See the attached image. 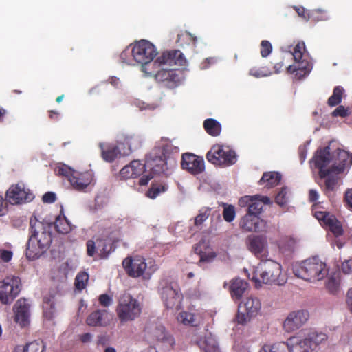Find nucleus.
I'll return each mask as SVG.
<instances>
[{
    "label": "nucleus",
    "instance_id": "obj_1",
    "mask_svg": "<svg viewBox=\"0 0 352 352\" xmlns=\"http://www.w3.org/2000/svg\"><path fill=\"white\" fill-rule=\"evenodd\" d=\"M51 223L39 221L34 215L30 219V236L27 243L26 256L34 261L50 248L52 241Z\"/></svg>",
    "mask_w": 352,
    "mask_h": 352
},
{
    "label": "nucleus",
    "instance_id": "obj_2",
    "mask_svg": "<svg viewBox=\"0 0 352 352\" xmlns=\"http://www.w3.org/2000/svg\"><path fill=\"white\" fill-rule=\"evenodd\" d=\"M281 270L280 264L274 260H261L254 270L252 280L257 287L262 283L283 285L286 278L281 274Z\"/></svg>",
    "mask_w": 352,
    "mask_h": 352
},
{
    "label": "nucleus",
    "instance_id": "obj_3",
    "mask_svg": "<svg viewBox=\"0 0 352 352\" xmlns=\"http://www.w3.org/2000/svg\"><path fill=\"white\" fill-rule=\"evenodd\" d=\"M296 276L305 280L315 282L322 280L327 276L329 269L325 263L318 256L307 258L293 269Z\"/></svg>",
    "mask_w": 352,
    "mask_h": 352
},
{
    "label": "nucleus",
    "instance_id": "obj_4",
    "mask_svg": "<svg viewBox=\"0 0 352 352\" xmlns=\"http://www.w3.org/2000/svg\"><path fill=\"white\" fill-rule=\"evenodd\" d=\"M310 162H313L315 168L318 170V176L316 178V183L329 196L328 194L330 191V146L327 145L323 148L318 149Z\"/></svg>",
    "mask_w": 352,
    "mask_h": 352
},
{
    "label": "nucleus",
    "instance_id": "obj_5",
    "mask_svg": "<svg viewBox=\"0 0 352 352\" xmlns=\"http://www.w3.org/2000/svg\"><path fill=\"white\" fill-rule=\"evenodd\" d=\"M118 318L121 324L134 321L142 313L140 302L129 293L121 294L116 308Z\"/></svg>",
    "mask_w": 352,
    "mask_h": 352
},
{
    "label": "nucleus",
    "instance_id": "obj_6",
    "mask_svg": "<svg viewBox=\"0 0 352 352\" xmlns=\"http://www.w3.org/2000/svg\"><path fill=\"white\" fill-rule=\"evenodd\" d=\"M305 44L303 41H299L294 47L291 54L293 56L294 64L287 67V72L289 74L295 73L296 78L300 80L308 75L312 69V63L305 54Z\"/></svg>",
    "mask_w": 352,
    "mask_h": 352
},
{
    "label": "nucleus",
    "instance_id": "obj_7",
    "mask_svg": "<svg viewBox=\"0 0 352 352\" xmlns=\"http://www.w3.org/2000/svg\"><path fill=\"white\" fill-rule=\"evenodd\" d=\"M133 54L135 61L142 65V70L149 76L153 75L152 72L147 71V65L151 64L157 56V52L155 46L146 40H140L132 43Z\"/></svg>",
    "mask_w": 352,
    "mask_h": 352
},
{
    "label": "nucleus",
    "instance_id": "obj_8",
    "mask_svg": "<svg viewBox=\"0 0 352 352\" xmlns=\"http://www.w3.org/2000/svg\"><path fill=\"white\" fill-rule=\"evenodd\" d=\"M334 141L331 140V144ZM331 188L333 186L340 185L342 183V175L345 170L349 154L348 151L339 146L331 144Z\"/></svg>",
    "mask_w": 352,
    "mask_h": 352
},
{
    "label": "nucleus",
    "instance_id": "obj_9",
    "mask_svg": "<svg viewBox=\"0 0 352 352\" xmlns=\"http://www.w3.org/2000/svg\"><path fill=\"white\" fill-rule=\"evenodd\" d=\"M206 159L216 166H230L236 162L237 155L229 146L215 144L207 153Z\"/></svg>",
    "mask_w": 352,
    "mask_h": 352
},
{
    "label": "nucleus",
    "instance_id": "obj_10",
    "mask_svg": "<svg viewBox=\"0 0 352 352\" xmlns=\"http://www.w3.org/2000/svg\"><path fill=\"white\" fill-rule=\"evenodd\" d=\"M148 338L166 350L173 349L175 340L173 336L162 324L155 323L146 327Z\"/></svg>",
    "mask_w": 352,
    "mask_h": 352
},
{
    "label": "nucleus",
    "instance_id": "obj_11",
    "mask_svg": "<svg viewBox=\"0 0 352 352\" xmlns=\"http://www.w3.org/2000/svg\"><path fill=\"white\" fill-rule=\"evenodd\" d=\"M118 242V239L109 236L98 238L96 241L89 240L86 244L87 255L94 256L97 251L100 258H107L109 255L115 250V244Z\"/></svg>",
    "mask_w": 352,
    "mask_h": 352
},
{
    "label": "nucleus",
    "instance_id": "obj_12",
    "mask_svg": "<svg viewBox=\"0 0 352 352\" xmlns=\"http://www.w3.org/2000/svg\"><path fill=\"white\" fill-rule=\"evenodd\" d=\"M21 281L18 276H9L0 281V302L3 305L11 304L19 294Z\"/></svg>",
    "mask_w": 352,
    "mask_h": 352
},
{
    "label": "nucleus",
    "instance_id": "obj_13",
    "mask_svg": "<svg viewBox=\"0 0 352 352\" xmlns=\"http://www.w3.org/2000/svg\"><path fill=\"white\" fill-rule=\"evenodd\" d=\"M261 303L258 298L254 297L247 298L239 304L235 321L239 324H247L252 318L256 317L261 311Z\"/></svg>",
    "mask_w": 352,
    "mask_h": 352
},
{
    "label": "nucleus",
    "instance_id": "obj_14",
    "mask_svg": "<svg viewBox=\"0 0 352 352\" xmlns=\"http://www.w3.org/2000/svg\"><path fill=\"white\" fill-rule=\"evenodd\" d=\"M33 192L24 184H12L6 192V200L11 205H20L32 201Z\"/></svg>",
    "mask_w": 352,
    "mask_h": 352
},
{
    "label": "nucleus",
    "instance_id": "obj_15",
    "mask_svg": "<svg viewBox=\"0 0 352 352\" xmlns=\"http://www.w3.org/2000/svg\"><path fill=\"white\" fill-rule=\"evenodd\" d=\"M161 298L168 309H178L183 299L182 294L178 288H175L168 283H160L159 287Z\"/></svg>",
    "mask_w": 352,
    "mask_h": 352
},
{
    "label": "nucleus",
    "instance_id": "obj_16",
    "mask_svg": "<svg viewBox=\"0 0 352 352\" xmlns=\"http://www.w3.org/2000/svg\"><path fill=\"white\" fill-rule=\"evenodd\" d=\"M144 170L147 168L153 174L165 173L167 168L166 160L161 154L160 148L155 146L146 155Z\"/></svg>",
    "mask_w": 352,
    "mask_h": 352
},
{
    "label": "nucleus",
    "instance_id": "obj_17",
    "mask_svg": "<svg viewBox=\"0 0 352 352\" xmlns=\"http://www.w3.org/2000/svg\"><path fill=\"white\" fill-rule=\"evenodd\" d=\"M122 265L127 274L131 277L146 276L149 278L151 272L146 271L147 264L145 259L140 256L126 257L122 261Z\"/></svg>",
    "mask_w": 352,
    "mask_h": 352
},
{
    "label": "nucleus",
    "instance_id": "obj_18",
    "mask_svg": "<svg viewBox=\"0 0 352 352\" xmlns=\"http://www.w3.org/2000/svg\"><path fill=\"white\" fill-rule=\"evenodd\" d=\"M239 228L247 232H267L269 229L267 221L257 215L246 213L239 221Z\"/></svg>",
    "mask_w": 352,
    "mask_h": 352
},
{
    "label": "nucleus",
    "instance_id": "obj_19",
    "mask_svg": "<svg viewBox=\"0 0 352 352\" xmlns=\"http://www.w3.org/2000/svg\"><path fill=\"white\" fill-rule=\"evenodd\" d=\"M309 314L307 310L299 309L290 312L283 322V328L287 332H292L302 327L308 320Z\"/></svg>",
    "mask_w": 352,
    "mask_h": 352
},
{
    "label": "nucleus",
    "instance_id": "obj_20",
    "mask_svg": "<svg viewBox=\"0 0 352 352\" xmlns=\"http://www.w3.org/2000/svg\"><path fill=\"white\" fill-rule=\"evenodd\" d=\"M181 167L192 175H199L205 169L204 160L202 157L186 153L182 156Z\"/></svg>",
    "mask_w": 352,
    "mask_h": 352
},
{
    "label": "nucleus",
    "instance_id": "obj_21",
    "mask_svg": "<svg viewBox=\"0 0 352 352\" xmlns=\"http://www.w3.org/2000/svg\"><path fill=\"white\" fill-rule=\"evenodd\" d=\"M248 250L261 261L268 255L267 243L266 238L261 236H253L248 238Z\"/></svg>",
    "mask_w": 352,
    "mask_h": 352
},
{
    "label": "nucleus",
    "instance_id": "obj_22",
    "mask_svg": "<svg viewBox=\"0 0 352 352\" xmlns=\"http://www.w3.org/2000/svg\"><path fill=\"white\" fill-rule=\"evenodd\" d=\"M186 63V60L182 52L178 50H174L163 52L152 65L166 64L168 65L184 66Z\"/></svg>",
    "mask_w": 352,
    "mask_h": 352
},
{
    "label": "nucleus",
    "instance_id": "obj_23",
    "mask_svg": "<svg viewBox=\"0 0 352 352\" xmlns=\"http://www.w3.org/2000/svg\"><path fill=\"white\" fill-rule=\"evenodd\" d=\"M30 305L24 298L19 299L14 305V321L21 327H26L30 323Z\"/></svg>",
    "mask_w": 352,
    "mask_h": 352
},
{
    "label": "nucleus",
    "instance_id": "obj_24",
    "mask_svg": "<svg viewBox=\"0 0 352 352\" xmlns=\"http://www.w3.org/2000/svg\"><path fill=\"white\" fill-rule=\"evenodd\" d=\"M155 78L157 81L162 82L165 86L173 88L180 83V77L175 69H162L155 74Z\"/></svg>",
    "mask_w": 352,
    "mask_h": 352
},
{
    "label": "nucleus",
    "instance_id": "obj_25",
    "mask_svg": "<svg viewBox=\"0 0 352 352\" xmlns=\"http://www.w3.org/2000/svg\"><path fill=\"white\" fill-rule=\"evenodd\" d=\"M93 180V173L91 171H85L83 173L76 172L69 177V182L73 188L77 190L81 191L85 189Z\"/></svg>",
    "mask_w": 352,
    "mask_h": 352
},
{
    "label": "nucleus",
    "instance_id": "obj_26",
    "mask_svg": "<svg viewBox=\"0 0 352 352\" xmlns=\"http://www.w3.org/2000/svg\"><path fill=\"white\" fill-rule=\"evenodd\" d=\"M144 171L143 164L139 160H133L121 169L120 177L122 179L135 178L142 175Z\"/></svg>",
    "mask_w": 352,
    "mask_h": 352
},
{
    "label": "nucleus",
    "instance_id": "obj_27",
    "mask_svg": "<svg viewBox=\"0 0 352 352\" xmlns=\"http://www.w3.org/2000/svg\"><path fill=\"white\" fill-rule=\"evenodd\" d=\"M108 312L106 310H96L87 318V324L92 327H104L108 324Z\"/></svg>",
    "mask_w": 352,
    "mask_h": 352
},
{
    "label": "nucleus",
    "instance_id": "obj_28",
    "mask_svg": "<svg viewBox=\"0 0 352 352\" xmlns=\"http://www.w3.org/2000/svg\"><path fill=\"white\" fill-rule=\"evenodd\" d=\"M248 287V282L239 278H236L230 281L229 291L234 300H240Z\"/></svg>",
    "mask_w": 352,
    "mask_h": 352
},
{
    "label": "nucleus",
    "instance_id": "obj_29",
    "mask_svg": "<svg viewBox=\"0 0 352 352\" xmlns=\"http://www.w3.org/2000/svg\"><path fill=\"white\" fill-rule=\"evenodd\" d=\"M177 320L184 325L197 327L201 323V317L198 314L183 311L179 313Z\"/></svg>",
    "mask_w": 352,
    "mask_h": 352
},
{
    "label": "nucleus",
    "instance_id": "obj_30",
    "mask_svg": "<svg viewBox=\"0 0 352 352\" xmlns=\"http://www.w3.org/2000/svg\"><path fill=\"white\" fill-rule=\"evenodd\" d=\"M157 148H160L161 154L164 156L167 160L172 155H178L179 150L177 146H174L168 140H162V141L155 146Z\"/></svg>",
    "mask_w": 352,
    "mask_h": 352
},
{
    "label": "nucleus",
    "instance_id": "obj_31",
    "mask_svg": "<svg viewBox=\"0 0 352 352\" xmlns=\"http://www.w3.org/2000/svg\"><path fill=\"white\" fill-rule=\"evenodd\" d=\"M331 234H333L338 240L336 241L337 247L340 249L343 247L344 241L342 236L344 234V229L342 223L338 220L335 217L331 215Z\"/></svg>",
    "mask_w": 352,
    "mask_h": 352
},
{
    "label": "nucleus",
    "instance_id": "obj_32",
    "mask_svg": "<svg viewBox=\"0 0 352 352\" xmlns=\"http://www.w3.org/2000/svg\"><path fill=\"white\" fill-rule=\"evenodd\" d=\"M320 203L313 205V210L314 211V216L318 220L320 225L324 227L327 231V236L330 231V215L328 212L318 210L320 208Z\"/></svg>",
    "mask_w": 352,
    "mask_h": 352
},
{
    "label": "nucleus",
    "instance_id": "obj_33",
    "mask_svg": "<svg viewBox=\"0 0 352 352\" xmlns=\"http://www.w3.org/2000/svg\"><path fill=\"white\" fill-rule=\"evenodd\" d=\"M120 144L127 145L128 148L122 153L123 155H129L133 150L140 146V139L135 135H124L119 141Z\"/></svg>",
    "mask_w": 352,
    "mask_h": 352
},
{
    "label": "nucleus",
    "instance_id": "obj_34",
    "mask_svg": "<svg viewBox=\"0 0 352 352\" xmlns=\"http://www.w3.org/2000/svg\"><path fill=\"white\" fill-rule=\"evenodd\" d=\"M100 147L101 148L102 157L107 162H113L121 154L116 146L108 145L104 146L102 144H100Z\"/></svg>",
    "mask_w": 352,
    "mask_h": 352
},
{
    "label": "nucleus",
    "instance_id": "obj_35",
    "mask_svg": "<svg viewBox=\"0 0 352 352\" xmlns=\"http://www.w3.org/2000/svg\"><path fill=\"white\" fill-rule=\"evenodd\" d=\"M281 180V175L277 172L264 173L258 184L263 185L266 184L267 188H272L277 186Z\"/></svg>",
    "mask_w": 352,
    "mask_h": 352
},
{
    "label": "nucleus",
    "instance_id": "obj_36",
    "mask_svg": "<svg viewBox=\"0 0 352 352\" xmlns=\"http://www.w3.org/2000/svg\"><path fill=\"white\" fill-rule=\"evenodd\" d=\"M55 302L53 298L44 297L43 298V317L48 320H52L54 318L56 314V309L55 307Z\"/></svg>",
    "mask_w": 352,
    "mask_h": 352
},
{
    "label": "nucleus",
    "instance_id": "obj_37",
    "mask_svg": "<svg viewBox=\"0 0 352 352\" xmlns=\"http://www.w3.org/2000/svg\"><path fill=\"white\" fill-rule=\"evenodd\" d=\"M259 352H290L289 344L285 342H276L272 344H265Z\"/></svg>",
    "mask_w": 352,
    "mask_h": 352
},
{
    "label": "nucleus",
    "instance_id": "obj_38",
    "mask_svg": "<svg viewBox=\"0 0 352 352\" xmlns=\"http://www.w3.org/2000/svg\"><path fill=\"white\" fill-rule=\"evenodd\" d=\"M204 128L210 135L214 137L219 135L221 131V124L212 118L204 120Z\"/></svg>",
    "mask_w": 352,
    "mask_h": 352
},
{
    "label": "nucleus",
    "instance_id": "obj_39",
    "mask_svg": "<svg viewBox=\"0 0 352 352\" xmlns=\"http://www.w3.org/2000/svg\"><path fill=\"white\" fill-rule=\"evenodd\" d=\"M199 344L204 352H221L216 340L211 335L201 340Z\"/></svg>",
    "mask_w": 352,
    "mask_h": 352
},
{
    "label": "nucleus",
    "instance_id": "obj_40",
    "mask_svg": "<svg viewBox=\"0 0 352 352\" xmlns=\"http://www.w3.org/2000/svg\"><path fill=\"white\" fill-rule=\"evenodd\" d=\"M290 352H314L315 351L311 346L310 344V341L307 338H305L303 339L299 340L295 343L292 344V346H289Z\"/></svg>",
    "mask_w": 352,
    "mask_h": 352
},
{
    "label": "nucleus",
    "instance_id": "obj_41",
    "mask_svg": "<svg viewBox=\"0 0 352 352\" xmlns=\"http://www.w3.org/2000/svg\"><path fill=\"white\" fill-rule=\"evenodd\" d=\"M168 190V185L164 182H154L146 192V196L151 199H155L161 193Z\"/></svg>",
    "mask_w": 352,
    "mask_h": 352
},
{
    "label": "nucleus",
    "instance_id": "obj_42",
    "mask_svg": "<svg viewBox=\"0 0 352 352\" xmlns=\"http://www.w3.org/2000/svg\"><path fill=\"white\" fill-rule=\"evenodd\" d=\"M54 228L60 234H67L72 230L69 222L65 217L58 216L54 223Z\"/></svg>",
    "mask_w": 352,
    "mask_h": 352
},
{
    "label": "nucleus",
    "instance_id": "obj_43",
    "mask_svg": "<svg viewBox=\"0 0 352 352\" xmlns=\"http://www.w3.org/2000/svg\"><path fill=\"white\" fill-rule=\"evenodd\" d=\"M258 197L259 195L247 197L250 201V203L248 205L247 213L259 217V214L263 210V205L262 203L258 201Z\"/></svg>",
    "mask_w": 352,
    "mask_h": 352
},
{
    "label": "nucleus",
    "instance_id": "obj_44",
    "mask_svg": "<svg viewBox=\"0 0 352 352\" xmlns=\"http://www.w3.org/2000/svg\"><path fill=\"white\" fill-rule=\"evenodd\" d=\"M307 338L309 339V341H310V344L314 350L316 351L320 344L327 340L328 336L327 334L322 332H311L308 334Z\"/></svg>",
    "mask_w": 352,
    "mask_h": 352
},
{
    "label": "nucleus",
    "instance_id": "obj_45",
    "mask_svg": "<svg viewBox=\"0 0 352 352\" xmlns=\"http://www.w3.org/2000/svg\"><path fill=\"white\" fill-rule=\"evenodd\" d=\"M221 206L223 208L222 212L223 219L228 223L232 222L236 217L235 207L233 205L226 203H223Z\"/></svg>",
    "mask_w": 352,
    "mask_h": 352
},
{
    "label": "nucleus",
    "instance_id": "obj_46",
    "mask_svg": "<svg viewBox=\"0 0 352 352\" xmlns=\"http://www.w3.org/2000/svg\"><path fill=\"white\" fill-rule=\"evenodd\" d=\"M343 96H346L344 87L342 86L335 87L331 94V107L340 104L342 102Z\"/></svg>",
    "mask_w": 352,
    "mask_h": 352
},
{
    "label": "nucleus",
    "instance_id": "obj_47",
    "mask_svg": "<svg viewBox=\"0 0 352 352\" xmlns=\"http://www.w3.org/2000/svg\"><path fill=\"white\" fill-rule=\"evenodd\" d=\"M89 280V274L85 272H80L77 274L75 278V287L76 288L81 291L85 289L87 285Z\"/></svg>",
    "mask_w": 352,
    "mask_h": 352
},
{
    "label": "nucleus",
    "instance_id": "obj_48",
    "mask_svg": "<svg viewBox=\"0 0 352 352\" xmlns=\"http://www.w3.org/2000/svg\"><path fill=\"white\" fill-rule=\"evenodd\" d=\"M211 209L210 208H203L199 211V214L195 217L194 225L196 227L201 226L206 221L210 214Z\"/></svg>",
    "mask_w": 352,
    "mask_h": 352
},
{
    "label": "nucleus",
    "instance_id": "obj_49",
    "mask_svg": "<svg viewBox=\"0 0 352 352\" xmlns=\"http://www.w3.org/2000/svg\"><path fill=\"white\" fill-rule=\"evenodd\" d=\"M120 58L124 63L131 65L133 61H135L133 54V45L131 44L126 47L120 54Z\"/></svg>",
    "mask_w": 352,
    "mask_h": 352
},
{
    "label": "nucleus",
    "instance_id": "obj_50",
    "mask_svg": "<svg viewBox=\"0 0 352 352\" xmlns=\"http://www.w3.org/2000/svg\"><path fill=\"white\" fill-rule=\"evenodd\" d=\"M337 106L338 107L331 112V116L345 118L351 115V110L349 107H344L340 104Z\"/></svg>",
    "mask_w": 352,
    "mask_h": 352
},
{
    "label": "nucleus",
    "instance_id": "obj_51",
    "mask_svg": "<svg viewBox=\"0 0 352 352\" xmlns=\"http://www.w3.org/2000/svg\"><path fill=\"white\" fill-rule=\"evenodd\" d=\"M249 74L255 78H261L272 75V72L265 67H263L261 68L254 67L250 69Z\"/></svg>",
    "mask_w": 352,
    "mask_h": 352
},
{
    "label": "nucleus",
    "instance_id": "obj_52",
    "mask_svg": "<svg viewBox=\"0 0 352 352\" xmlns=\"http://www.w3.org/2000/svg\"><path fill=\"white\" fill-rule=\"evenodd\" d=\"M45 346L43 343L34 341L26 344L23 352H44Z\"/></svg>",
    "mask_w": 352,
    "mask_h": 352
},
{
    "label": "nucleus",
    "instance_id": "obj_53",
    "mask_svg": "<svg viewBox=\"0 0 352 352\" xmlns=\"http://www.w3.org/2000/svg\"><path fill=\"white\" fill-rule=\"evenodd\" d=\"M287 188L286 187L282 188L281 190H280V192L277 194V195L275 197V202L280 206L286 205L287 203Z\"/></svg>",
    "mask_w": 352,
    "mask_h": 352
},
{
    "label": "nucleus",
    "instance_id": "obj_54",
    "mask_svg": "<svg viewBox=\"0 0 352 352\" xmlns=\"http://www.w3.org/2000/svg\"><path fill=\"white\" fill-rule=\"evenodd\" d=\"M272 51V45L269 41L263 40L261 43V55L265 58L268 56Z\"/></svg>",
    "mask_w": 352,
    "mask_h": 352
},
{
    "label": "nucleus",
    "instance_id": "obj_55",
    "mask_svg": "<svg viewBox=\"0 0 352 352\" xmlns=\"http://www.w3.org/2000/svg\"><path fill=\"white\" fill-rule=\"evenodd\" d=\"M58 174L61 176H64L68 179L69 181V177L73 175V173H75L74 170H72L69 166L63 165L59 166L57 170Z\"/></svg>",
    "mask_w": 352,
    "mask_h": 352
},
{
    "label": "nucleus",
    "instance_id": "obj_56",
    "mask_svg": "<svg viewBox=\"0 0 352 352\" xmlns=\"http://www.w3.org/2000/svg\"><path fill=\"white\" fill-rule=\"evenodd\" d=\"M98 301L101 306L108 307L113 303V298L107 294H103L99 296Z\"/></svg>",
    "mask_w": 352,
    "mask_h": 352
},
{
    "label": "nucleus",
    "instance_id": "obj_57",
    "mask_svg": "<svg viewBox=\"0 0 352 352\" xmlns=\"http://www.w3.org/2000/svg\"><path fill=\"white\" fill-rule=\"evenodd\" d=\"M13 256V252L11 250L0 249V259L5 263L10 261Z\"/></svg>",
    "mask_w": 352,
    "mask_h": 352
},
{
    "label": "nucleus",
    "instance_id": "obj_58",
    "mask_svg": "<svg viewBox=\"0 0 352 352\" xmlns=\"http://www.w3.org/2000/svg\"><path fill=\"white\" fill-rule=\"evenodd\" d=\"M294 8L298 13V16L302 17L305 21H308L310 19V14L308 10L305 9V8L302 6H294Z\"/></svg>",
    "mask_w": 352,
    "mask_h": 352
},
{
    "label": "nucleus",
    "instance_id": "obj_59",
    "mask_svg": "<svg viewBox=\"0 0 352 352\" xmlns=\"http://www.w3.org/2000/svg\"><path fill=\"white\" fill-rule=\"evenodd\" d=\"M56 194L52 192H47L43 196V201L44 203L52 204L56 201Z\"/></svg>",
    "mask_w": 352,
    "mask_h": 352
},
{
    "label": "nucleus",
    "instance_id": "obj_60",
    "mask_svg": "<svg viewBox=\"0 0 352 352\" xmlns=\"http://www.w3.org/2000/svg\"><path fill=\"white\" fill-rule=\"evenodd\" d=\"M342 270L344 274L352 273V260H346L342 264Z\"/></svg>",
    "mask_w": 352,
    "mask_h": 352
},
{
    "label": "nucleus",
    "instance_id": "obj_61",
    "mask_svg": "<svg viewBox=\"0 0 352 352\" xmlns=\"http://www.w3.org/2000/svg\"><path fill=\"white\" fill-rule=\"evenodd\" d=\"M155 174L152 173L150 172L148 175H144L142 177H141L139 180V185L140 186H146L148 184V182L153 178L154 175Z\"/></svg>",
    "mask_w": 352,
    "mask_h": 352
},
{
    "label": "nucleus",
    "instance_id": "obj_62",
    "mask_svg": "<svg viewBox=\"0 0 352 352\" xmlns=\"http://www.w3.org/2000/svg\"><path fill=\"white\" fill-rule=\"evenodd\" d=\"M215 257L214 254H200L199 263L210 262Z\"/></svg>",
    "mask_w": 352,
    "mask_h": 352
},
{
    "label": "nucleus",
    "instance_id": "obj_63",
    "mask_svg": "<svg viewBox=\"0 0 352 352\" xmlns=\"http://www.w3.org/2000/svg\"><path fill=\"white\" fill-rule=\"evenodd\" d=\"M346 302L350 311L352 313V287L347 292Z\"/></svg>",
    "mask_w": 352,
    "mask_h": 352
},
{
    "label": "nucleus",
    "instance_id": "obj_64",
    "mask_svg": "<svg viewBox=\"0 0 352 352\" xmlns=\"http://www.w3.org/2000/svg\"><path fill=\"white\" fill-rule=\"evenodd\" d=\"M344 199L348 206L352 208V188L348 189L345 192Z\"/></svg>",
    "mask_w": 352,
    "mask_h": 352
}]
</instances>
